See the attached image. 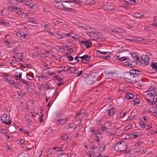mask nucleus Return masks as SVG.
Returning <instances> with one entry per match:
<instances>
[{
	"instance_id": "nucleus-1",
	"label": "nucleus",
	"mask_w": 157,
	"mask_h": 157,
	"mask_svg": "<svg viewBox=\"0 0 157 157\" xmlns=\"http://www.w3.org/2000/svg\"><path fill=\"white\" fill-rule=\"evenodd\" d=\"M97 79V77L95 73L93 72H90L88 78L86 80V82L87 85H91L96 82Z\"/></svg>"
},
{
	"instance_id": "nucleus-2",
	"label": "nucleus",
	"mask_w": 157,
	"mask_h": 157,
	"mask_svg": "<svg viewBox=\"0 0 157 157\" xmlns=\"http://www.w3.org/2000/svg\"><path fill=\"white\" fill-rule=\"evenodd\" d=\"M122 142L123 141H120L117 143L115 145L113 146V148H114V149L117 151H124V144H122Z\"/></svg>"
},
{
	"instance_id": "nucleus-3",
	"label": "nucleus",
	"mask_w": 157,
	"mask_h": 157,
	"mask_svg": "<svg viewBox=\"0 0 157 157\" xmlns=\"http://www.w3.org/2000/svg\"><path fill=\"white\" fill-rule=\"evenodd\" d=\"M136 77L133 75H131L130 72H126L124 76V79L126 81L129 82L133 83L134 81V78Z\"/></svg>"
},
{
	"instance_id": "nucleus-4",
	"label": "nucleus",
	"mask_w": 157,
	"mask_h": 157,
	"mask_svg": "<svg viewBox=\"0 0 157 157\" xmlns=\"http://www.w3.org/2000/svg\"><path fill=\"white\" fill-rule=\"evenodd\" d=\"M1 121L2 123L6 125H9L11 123V121L9 120V117L6 114H4L1 118Z\"/></svg>"
},
{
	"instance_id": "nucleus-5",
	"label": "nucleus",
	"mask_w": 157,
	"mask_h": 157,
	"mask_svg": "<svg viewBox=\"0 0 157 157\" xmlns=\"http://www.w3.org/2000/svg\"><path fill=\"white\" fill-rule=\"evenodd\" d=\"M146 92L147 95L149 96L151 98L156 94L155 89V88H153L152 87H150L149 90H148Z\"/></svg>"
},
{
	"instance_id": "nucleus-6",
	"label": "nucleus",
	"mask_w": 157,
	"mask_h": 157,
	"mask_svg": "<svg viewBox=\"0 0 157 157\" xmlns=\"http://www.w3.org/2000/svg\"><path fill=\"white\" fill-rule=\"evenodd\" d=\"M142 61L141 63H143L145 66H147L148 63L149 58L147 55H143L141 56Z\"/></svg>"
},
{
	"instance_id": "nucleus-7",
	"label": "nucleus",
	"mask_w": 157,
	"mask_h": 157,
	"mask_svg": "<svg viewBox=\"0 0 157 157\" xmlns=\"http://www.w3.org/2000/svg\"><path fill=\"white\" fill-rule=\"evenodd\" d=\"M3 78L4 79V80L6 81L10 84L16 86H17V83L15 82L14 81L12 80H11V78L10 77H9L8 75L7 76H3Z\"/></svg>"
},
{
	"instance_id": "nucleus-8",
	"label": "nucleus",
	"mask_w": 157,
	"mask_h": 157,
	"mask_svg": "<svg viewBox=\"0 0 157 157\" xmlns=\"http://www.w3.org/2000/svg\"><path fill=\"white\" fill-rule=\"evenodd\" d=\"M84 40L81 41L79 42L80 44H82L85 45L86 47V48H89L92 45V43L90 40H86L85 39H84Z\"/></svg>"
},
{
	"instance_id": "nucleus-9",
	"label": "nucleus",
	"mask_w": 157,
	"mask_h": 157,
	"mask_svg": "<svg viewBox=\"0 0 157 157\" xmlns=\"http://www.w3.org/2000/svg\"><path fill=\"white\" fill-rule=\"evenodd\" d=\"M79 58L82 59V63L86 64L89 61L90 57L87 55H85L79 57Z\"/></svg>"
},
{
	"instance_id": "nucleus-10",
	"label": "nucleus",
	"mask_w": 157,
	"mask_h": 157,
	"mask_svg": "<svg viewBox=\"0 0 157 157\" xmlns=\"http://www.w3.org/2000/svg\"><path fill=\"white\" fill-rule=\"evenodd\" d=\"M23 71L20 68H17L16 71L15 72L14 77H16L17 78L18 77L19 78H21L22 72Z\"/></svg>"
},
{
	"instance_id": "nucleus-11",
	"label": "nucleus",
	"mask_w": 157,
	"mask_h": 157,
	"mask_svg": "<svg viewBox=\"0 0 157 157\" xmlns=\"http://www.w3.org/2000/svg\"><path fill=\"white\" fill-rule=\"evenodd\" d=\"M129 72L130 73L131 75H133L136 77H137L140 75V71L136 69H133L130 70Z\"/></svg>"
},
{
	"instance_id": "nucleus-12",
	"label": "nucleus",
	"mask_w": 157,
	"mask_h": 157,
	"mask_svg": "<svg viewBox=\"0 0 157 157\" xmlns=\"http://www.w3.org/2000/svg\"><path fill=\"white\" fill-rule=\"evenodd\" d=\"M125 30H123L120 28L118 27H115L112 30V32L116 33H125Z\"/></svg>"
},
{
	"instance_id": "nucleus-13",
	"label": "nucleus",
	"mask_w": 157,
	"mask_h": 157,
	"mask_svg": "<svg viewBox=\"0 0 157 157\" xmlns=\"http://www.w3.org/2000/svg\"><path fill=\"white\" fill-rule=\"evenodd\" d=\"M10 9L13 13H16L19 14L21 12L20 9L16 6H11L10 7Z\"/></svg>"
},
{
	"instance_id": "nucleus-14",
	"label": "nucleus",
	"mask_w": 157,
	"mask_h": 157,
	"mask_svg": "<svg viewBox=\"0 0 157 157\" xmlns=\"http://www.w3.org/2000/svg\"><path fill=\"white\" fill-rule=\"evenodd\" d=\"M54 6L59 9L64 10V5L60 2H54Z\"/></svg>"
},
{
	"instance_id": "nucleus-15",
	"label": "nucleus",
	"mask_w": 157,
	"mask_h": 157,
	"mask_svg": "<svg viewBox=\"0 0 157 157\" xmlns=\"http://www.w3.org/2000/svg\"><path fill=\"white\" fill-rule=\"evenodd\" d=\"M101 131L105 133H108L111 132V129L109 128H107L105 126H103L101 127Z\"/></svg>"
},
{
	"instance_id": "nucleus-16",
	"label": "nucleus",
	"mask_w": 157,
	"mask_h": 157,
	"mask_svg": "<svg viewBox=\"0 0 157 157\" xmlns=\"http://www.w3.org/2000/svg\"><path fill=\"white\" fill-rule=\"evenodd\" d=\"M42 151L40 149L39 150H35L34 151V154L36 157H40Z\"/></svg>"
},
{
	"instance_id": "nucleus-17",
	"label": "nucleus",
	"mask_w": 157,
	"mask_h": 157,
	"mask_svg": "<svg viewBox=\"0 0 157 157\" xmlns=\"http://www.w3.org/2000/svg\"><path fill=\"white\" fill-rule=\"evenodd\" d=\"M96 2L94 0H86V4L88 6L93 5Z\"/></svg>"
},
{
	"instance_id": "nucleus-18",
	"label": "nucleus",
	"mask_w": 157,
	"mask_h": 157,
	"mask_svg": "<svg viewBox=\"0 0 157 157\" xmlns=\"http://www.w3.org/2000/svg\"><path fill=\"white\" fill-rule=\"evenodd\" d=\"M63 2H66V3L69 2H74L75 3V5H76V4L81 3L82 2V0H72L66 1H63Z\"/></svg>"
},
{
	"instance_id": "nucleus-19",
	"label": "nucleus",
	"mask_w": 157,
	"mask_h": 157,
	"mask_svg": "<svg viewBox=\"0 0 157 157\" xmlns=\"http://www.w3.org/2000/svg\"><path fill=\"white\" fill-rule=\"evenodd\" d=\"M134 95L132 93H128L125 94V98L128 99H132L134 98Z\"/></svg>"
},
{
	"instance_id": "nucleus-20",
	"label": "nucleus",
	"mask_w": 157,
	"mask_h": 157,
	"mask_svg": "<svg viewBox=\"0 0 157 157\" xmlns=\"http://www.w3.org/2000/svg\"><path fill=\"white\" fill-rule=\"evenodd\" d=\"M116 74L113 72H108L106 73L107 76L109 78L113 79V77L115 76Z\"/></svg>"
},
{
	"instance_id": "nucleus-21",
	"label": "nucleus",
	"mask_w": 157,
	"mask_h": 157,
	"mask_svg": "<svg viewBox=\"0 0 157 157\" xmlns=\"http://www.w3.org/2000/svg\"><path fill=\"white\" fill-rule=\"evenodd\" d=\"M75 125V124L73 123H68L65 126V128L66 129H69L70 128H72L74 127Z\"/></svg>"
},
{
	"instance_id": "nucleus-22",
	"label": "nucleus",
	"mask_w": 157,
	"mask_h": 157,
	"mask_svg": "<svg viewBox=\"0 0 157 157\" xmlns=\"http://www.w3.org/2000/svg\"><path fill=\"white\" fill-rule=\"evenodd\" d=\"M106 114H108V115L110 116H113L114 115V113L113 110L111 109H108L105 112Z\"/></svg>"
},
{
	"instance_id": "nucleus-23",
	"label": "nucleus",
	"mask_w": 157,
	"mask_h": 157,
	"mask_svg": "<svg viewBox=\"0 0 157 157\" xmlns=\"http://www.w3.org/2000/svg\"><path fill=\"white\" fill-rule=\"evenodd\" d=\"M136 118L135 113L133 111H132L130 114V115L128 117V119L130 120H132Z\"/></svg>"
},
{
	"instance_id": "nucleus-24",
	"label": "nucleus",
	"mask_w": 157,
	"mask_h": 157,
	"mask_svg": "<svg viewBox=\"0 0 157 157\" xmlns=\"http://www.w3.org/2000/svg\"><path fill=\"white\" fill-rule=\"evenodd\" d=\"M78 26L80 27H81L82 28H83L85 29L88 30V29H91L92 28L91 27H88V26L87 25H86L82 24V23H80L78 24Z\"/></svg>"
},
{
	"instance_id": "nucleus-25",
	"label": "nucleus",
	"mask_w": 157,
	"mask_h": 157,
	"mask_svg": "<svg viewBox=\"0 0 157 157\" xmlns=\"http://www.w3.org/2000/svg\"><path fill=\"white\" fill-rule=\"evenodd\" d=\"M116 58L118 59L119 61H122L124 60H126L128 59L127 56L122 57L119 58V56H116Z\"/></svg>"
},
{
	"instance_id": "nucleus-26",
	"label": "nucleus",
	"mask_w": 157,
	"mask_h": 157,
	"mask_svg": "<svg viewBox=\"0 0 157 157\" xmlns=\"http://www.w3.org/2000/svg\"><path fill=\"white\" fill-rule=\"evenodd\" d=\"M125 1L126 3L131 5H134L136 3L135 0H125Z\"/></svg>"
},
{
	"instance_id": "nucleus-27",
	"label": "nucleus",
	"mask_w": 157,
	"mask_h": 157,
	"mask_svg": "<svg viewBox=\"0 0 157 157\" xmlns=\"http://www.w3.org/2000/svg\"><path fill=\"white\" fill-rule=\"evenodd\" d=\"M144 16L143 14H141L140 13H136L134 15L133 17L136 18H141Z\"/></svg>"
},
{
	"instance_id": "nucleus-28",
	"label": "nucleus",
	"mask_w": 157,
	"mask_h": 157,
	"mask_svg": "<svg viewBox=\"0 0 157 157\" xmlns=\"http://www.w3.org/2000/svg\"><path fill=\"white\" fill-rule=\"evenodd\" d=\"M31 117L29 115L27 114L25 116V119L28 123H31L32 121L30 119Z\"/></svg>"
},
{
	"instance_id": "nucleus-29",
	"label": "nucleus",
	"mask_w": 157,
	"mask_h": 157,
	"mask_svg": "<svg viewBox=\"0 0 157 157\" xmlns=\"http://www.w3.org/2000/svg\"><path fill=\"white\" fill-rule=\"evenodd\" d=\"M68 120L67 119L65 118L58 120V122H59L60 124H62L65 123Z\"/></svg>"
},
{
	"instance_id": "nucleus-30",
	"label": "nucleus",
	"mask_w": 157,
	"mask_h": 157,
	"mask_svg": "<svg viewBox=\"0 0 157 157\" xmlns=\"http://www.w3.org/2000/svg\"><path fill=\"white\" fill-rule=\"evenodd\" d=\"M7 3L9 5H14L16 2V0H6Z\"/></svg>"
},
{
	"instance_id": "nucleus-31",
	"label": "nucleus",
	"mask_w": 157,
	"mask_h": 157,
	"mask_svg": "<svg viewBox=\"0 0 157 157\" xmlns=\"http://www.w3.org/2000/svg\"><path fill=\"white\" fill-rule=\"evenodd\" d=\"M103 9L106 11L111 10L113 8L109 6H105L103 7Z\"/></svg>"
},
{
	"instance_id": "nucleus-32",
	"label": "nucleus",
	"mask_w": 157,
	"mask_h": 157,
	"mask_svg": "<svg viewBox=\"0 0 157 157\" xmlns=\"http://www.w3.org/2000/svg\"><path fill=\"white\" fill-rule=\"evenodd\" d=\"M43 86L48 90L50 89V86L47 82H44L43 83Z\"/></svg>"
},
{
	"instance_id": "nucleus-33",
	"label": "nucleus",
	"mask_w": 157,
	"mask_h": 157,
	"mask_svg": "<svg viewBox=\"0 0 157 157\" xmlns=\"http://www.w3.org/2000/svg\"><path fill=\"white\" fill-rule=\"evenodd\" d=\"M132 57H133L137 61V62H140V60L139 59V58L138 55H137L135 53H133L132 54Z\"/></svg>"
},
{
	"instance_id": "nucleus-34",
	"label": "nucleus",
	"mask_w": 157,
	"mask_h": 157,
	"mask_svg": "<svg viewBox=\"0 0 157 157\" xmlns=\"http://www.w3.org/2000/svg\"><path fill=\"white\" fill-rule=\"evenodd\" d=\"M94 31L93 30V29L92 30V32H90V35H91V36H92L94 37H95L98 38V39H100L101 38L100 37H98V36L96 34L94 33Z\"/></svg>"
},
{
	"instance_id": "nucleus-35",
	"label": "nucleus",
	"mask_w": 157,
	"mask_h": 157,
	"mask_svg": "<svg viewBox=\"0 0 157 157\" xmlns=\"http://www.w3.org/2000/svg\"><path fill=\"white\" fill-rule=\"evenodd\" d=\"M15 127L13 125L10 126L8 128V130H10V132H15Z\"/></svg>"
},
{
	"instance_id": "nucleus-36",
	"label": "nucleus",
	"mask_w": 157,
	"mask_h": 157,
	"mask_svg": "<svg viewBox=\"0 0 157 157\" xmlns=\"http://www.w3.org/2000/svg\"><path fill=\"white\" fill-rule=\"evenodd\" d=\"M0 24L8 27H9V25H10V23H9L3 21V20H0Z\"/></svg>"
},
{
	"instance_id": "nucleus-37",
	"label": "nucleus",
	"mask_w": 157,
	"mask_h": 157,
	"mask_svg": "<svg viewBox=\"0 0 157 157\" xmlns=\"http://www.w3.org/2000/svg\"><path fill=\"white\" fill-rule=\"evenodd\" d=\"M131 102L132 104L136 105L137 104H139L140 101L138 98H137L133 101H132Z\"/></svg>"
},
{
	"instance_id": "nucleus-38",
	"label": "nucleus",
	"mask_w": 157,
	"mask_h": 157,
	"mask_svg": "<svg viewBox=\"0 0 157 157\" xmlns=\"http://www.w3.org/2000/svg\"><path fill=\"white\" fill-rule=\"evenodd\" d=\"M151 67L157 71V63H152L151 65Z\"/></svg>"
},
{
	"instance_id": "nucleus-39",
	"label": "nucleus",
	"mask_w": 157,
	"mask_h": 157,
	"mask_svg": "<svg viewBox=\"0 0 157 157\" xmlns=\"http://www.w3.org/2000/svg\"><path fill=\"white\" fill-rule=\"evenodd\" d=\"M152 25L154 26H157V16H155L154 18V22L152 24Z\"/></svg>"
},
{
	"instance_id": "nucleus-40",
	"label": "nucleus",
	"mask_w": 157,
	"mask_h": 157,
	"mask_svg": "<svg viewBox=\"0 0 157 157\" xmlns=\"http://www.w3.org/2000/svg\"><path fill=\"white\" fill-rule=\"evenodd\" d=\"M151 99H152V101L154 102V103H157V94H156L153 97L151 98Z\"/></svg>"
},
{
	"instance_id": "nucleus-41",
	"label": "nucleus",
	"mask_w": 157,
	"mask_h": 157,
	"mask_svg": "<svg viewBox=\"0 0 157 157\" xmlns=\"http://www.w3.org/2000/svg\"><path fill=\"white\" fill-rule=\"evenodd\" d=\"M53 129L50 128L48 129L46 131L45 133L47 135H48L49 134L52 133L53 132Z\"/></svg>"
},
{
	"instance_id": "nucleus-42",
	"label": "nucleus",
	"mask_w": 157,
	"mask_h": 157,
	"mask_svg": "<svg viewBox=\"0 0 157 157\" xmlns=\"http://www.w3.org/2000/svg\"><path fill=\"white\" fill-rule=\"evenodd\" d=\"M66 55L67 56V58L68 61H72L73 59V57L71 56H69V54L68 53H66Z\"/></svg>"
},
{
	"instance_id": "nucleus-43",
	"label": "nucleus",
	"mask_w": 157,
	"mask_h": 157,
	"mask_svg": "<svg viewBox=\"0 0 157 157\" xmlns=\"http://www.w3.org/2000/svg\"><path fill=\"white\" fill-rule=\"evenodd\" d=\"M19 92H18V96L20 98H22V96L23 95H25L26 94V93L25 92H22L21 91L20 93Z\"/></svg>"
},
{
	"instance_id": "nucleus-44",
	"label": "nucleus",
	"mask_w": 157,
	"mask_h": 157,
	"mask_svg": "<svg viewBox=\"0 0 157 157\" xmlns=\"http://www.w3.org/2000/svg\"><path fill=\"white\" fill-rule=\"evenodd\" d=\"M64 10L66 11H68L69 12H73L74 11V9L71 8V7H69L68 8H66L65 9H64Z\"/></svg>"
},
{
	"instance_id": "nucleus-45",
	"label": "nucleus",
	"mask_w": 157,
	"mask_h": 157,
	"mask_svg": "<svg viewBox=\"0 0 157 157\" xmlns=\"http://www.w3.org/2000/svg\"><path fill=\"white\" fill-rule=\"evenodd\" d=\"M44 10L45 13L50 12L51 11V9L48 7H44Z\"/></svg>"
},
{
	"instance_id": "nucleus-46",
	"label": "nucleus",
	"mask_w": 157,
	"mask_h": 157,
	"mask_svg": "<svg viewBox=\"0 0 157 157\" xmlns=\"http://www.w3.org/2000/svg\"><path fill=\"white\" fill-rule=\"evenodd\" d=\"M139 135V133L138 132H134L131 133V135L133 136L135 138L137 137Z\"/></svg>"
},
{
	"instance_id": "nucleus-47",
	"label": "nucleus",
	"mask_w": 157,
	"mask_h": 157,
	"mask_svg": "<svg viewBox=\"0 0 157 157\" xmlns=\"http://www.w3.org/2000/svg\"><path fill=\"white\" fill-rule=\"evenodd\" d=\"M20 34L21 37L24 39H25L26 36L27 35L26 34L24 33L23 32H21Z\"/></svg>"
},
{
	"instance_id": "nucleus-48",
	"label": "nucleus",
	"mask_w": 157,
	"mask_h": 157,
	"mask_svg": "<svg viewBox=\"0 0 157 157\" xmlns=\"http://www.w3.org/2000/svg\"><path fill=\"white\" fill-rule=\"evenodd\" d=\"M136 63V62L134 61H132V60H129V61H128V63L129 65H130L131 66L130 67H132V65L133 64H134Z\"/></svg>"
},
{
	"instance_id": "nucleus-49",
	"label": "nucleus",
	"mask_w": 157,
	"mask_h": 157,
	"mask_svg": "<svg viewBox=\"0 0 157 157\" xmlns=\"http://www.w3.org/2000/svg\"><path fill=\"white\" fill-rule=\"evenodd\" d=\"M49 68H48L46 69H45L44 70L47 71V73L49 75H52L54 74V73L53 72H51L50 70H48V69Z\"/></svg>"
},
{
	"instance_id": "nucleus-50",
	"label": "nucleus",
	"mask_w": 157,
	"mask_h": 157,
	"mask_svg": "<svg viewBox=\"0 0 157 157\" xmlns=\"http://www.w3.org/2000/svg\"><path fill=\"white\" fill-rule=\"evenodd\" d=\"M61 138L63 140H65L68 138V135L67 134L63 135L62 136Z\"/></svg>"
},
{
	"instance_id": "nucleus-51",
	"label": "nucleus",
	"mask_w": 157,
	"mask_h": 157,
	"mask_svg": "<svg viewBox=\"0 0 157 157\" xmlns=\"http://www.w3.org/2000/svg\"><path fill=\"white\" fill-rule=\"evenodd\" d=\"M20 130H21V131L24 132L27 135H28L29 134L28 131V130H27V129L25 130L23 128H20Z\"/></svg>"
},
{
	"instance_id": "nucleus-52",
	"label": "nucleus",
	"mask_w": 157,
	"mask_h": 157,
	"mask_svg": "<svg viewBox=\"0 0 157 157\" xmlns=\"http://www.w3.org/2000/svg\"><path fill=\"white\" fill-rule=\"evenodd\" d=\"M64 10L65 9V8H68L69 7H71L72 6L71 5H70L69 4H65L64 5Z\"/></svg>"
},
{
	"instance_id": "nucleus-53",
	"label": "nucleus",
	"mask_w": 157,
	"mask_h": 157,
	"mask_svg": "<svg viewBox=\"0 0 157 157\" xmlns=\"http://www.w3.org/2000/svg\"><path fill=\"white\" fill-rule=\"evenodd\" d=\"M26 89L30 93H32L34 91L33 89L31 88H27Z\"/></svg>"
},
{
	"instance_id": "nucleus-54",
	"label": "nucleus",
	"mask_w": 157,
	"mask_h": 157,
	"mask_svg": "<svg viewBox=\"0 0 157 157\" xmlns=\"http://www.w3.org/2000/svg\"><path fill=\"white\" fill-rule=\"evenodd\" d=\"M55 153V151L54 152L53 150V149H51L48 150V155H50L52 154H54Z\"/></svg>"
},
{
	"instance_id": "nucleus-55",
	"label": "nucleus",
	"mask_w": 157,
	"mask_h": 157,
	"mask_svg": "<svg viewBox=\"0 0 157 157\" xmlns=\"http://www.w3.org/2000/svg\"><path fill=\"white\" fill-rule=\"evenodd\" d=\"M61 147H56V151H55V153L56 152H61Z\"/></svg>"
},
{
	"instance_id": "nucleus-56",
	"label": "nucleus",
	"mask_w": 157,
	"mask_h": 157,
	"mask_svg": "<svg viewBox=\"0 0 157 157\" xmlns=\"http://www.w3.org/2000/svg\"><path fill=\"white\" fill-rule=\"evenodd\" d=\"M108 56H105L103 57H102V58L104 59H106V60H109L110 58V56H109V55L108 54Z\"/></svg>"
},
{
	"instance_id": "nucleus-57",
	"label": "nucleus",
	"mask_w": 157,
	"mask_h": 157,
	"mask_svg": "<svg viewBox=\"0 0 157 157\" xmlns=\"http://www.w3.org/2000/svg\"><path fill=\"white\" fill-rule=\"evenodd\" d=\"M55 78L58 81L60 82L62 80V79L60 77H59L58 76H56V77H55Z\"/></svg>"
},
{
	"instance_id": "nucleus-58",
	"label": "nucleus",
	"mask_w": 157,
	"mask_h": 157,
	"mask_svg": "<svg viewBox=\"0 0 157 157\" xmlns=\"http://www.w3.org/2000/svg\"><path fill=\"white\" fill-rule=\"evenodd\" d=\"M68 71L67 68L66 67H63V69L62 71H58L60 73H63V71Z\"/></svg>"
},
{
	"instance_id": "nucleus-59",
	"label": "nucleus",
	"mask_w": 157,
	"mask_h": 157,
	"mask_svg": "<svg viewBox=\"0 0 157 157\" xmlns=\"http://www.w3.org/2000/svg\"><path fill=\"white\" fill-rule=\"evenodd\" d=\"M15 79H16L17 80H19V81L21 83H24L25 80L23 79H21L19 78V79H17V78H15Z\"/></svg>"
},
{
	"instance_id": "nucleus-60",
	"label": "nucleus",
	"mask_w": 157,
	"mask_h": 157,
	"mask_svg": "<svg viewBox=\"0 0 157 157\" xmlns=\"http://www.w3.org/2000/svg\"><path fill=\"white\" fill-rule=\"evenodd\" d=\"M40 115H41L40 116V117L39 118L40 119V122H42L43 121V119L41 118V117H43V114L42 113H41L40 114Z\"/></svg>"
},
{
	"instance_id": "nucleus-61",
	"label": "nucleus",
	"mask_w": 157,
	"mask_h": 157,
	"mask_svg": "<svg viewBox=\"0 0 157 157\" xmlns=\"http://www.w3.org/2000/svg\"><path fill=\"white\" fill-rule=\"evenodd\" d=\"M59 157H68V156L67 154H61L59 155Z\"/></svg>"
},
{
	"instance_id": "nucleus-62",
	"label": "nucleus",
	"mask_w": 157,
	"mask_h": 157,
	"mask_svg": "<svg viewBox=\"0 0 157 157\" xmlns=\"http://www.w3.org/2000/svg\"><path fill=\"white\" fill-rule=\"evenodd\" d=\"M125 39H126L128 40H129L131 41H133L134 40L133 39L131 38L130 37H128L127 38H125Z\"/></svg>"
},
{
	"instance_id": "nucleus-63",
	"label": "nucleus",
	"mask_w": 157,
	"mask_h": 157,
	"mask_svg": "<svg viewBox=\"0 0 157 157\" xmlns=\"http://www.w3.org/2000/svg\"><path fill=\"white\" fill-rule=\"evenodd\" d=\"M50 26H51L49 25L48 24H46L45 25H44V29H45L46 28H48Z\"/></svg>"
},
{
	"instance_id": "nucleus-64",
	"label": "nucleus",
	"mask_w": 157,
	"mask_h": 157,
	"mask_svg": "<svg viewBox=\"0 0 157 157\" xmlns=\"http://www.w3.org/2000/svg\"><path fill=\"white\" fill-rule=\"evenodd\" d=\"M82 70L79 73H77V76L78 77L80 76L82 73Z\"/></svg>"
}]
</instances>
